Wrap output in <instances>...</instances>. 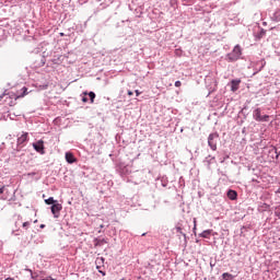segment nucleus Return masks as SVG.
<instances>
[{"mask_svg":"<svg viewBox=\"0 0 280 280\" xmlns=\"http://www.w3.org/2000/svg\"><path fill=\"white\" fill-rule=\"evenodd\" d=\"M240 56H242V48L236 45L233 51L228 55V59L230 62H235V60H240Z\"/></svg>","mask_w":280,"mask_h":280,"instance_id":"obj_1","label":"nucleus"},{"mask_svg":"<svg viewBox=\"0 0 280 280\" xmlns=\"http://www.w3.org/2000/svg\"><path fill=\"white\" fill-rule=\"evenodd\" d=\"M218 133H210L208 137V145L211 148V150L215 151L218 150V139H219Z\"/></svg>","mask_w":280,"mask_h":280,"instance_id":"obj_2","label":"nucleus"},{"mask_svg":"<svg viewBox=\"0 0 280 280\" xmlns=\"http://www.w3.org/2000/svg\"><path fill=\"white\" fill-rule=\"evenodd\" d=\"M253 115H254V119L256 121H268L270 119V116H268V115L261 116V109L260 108H256L254 110Z\"/></svg>","mask_w":280,"mask_h":280,"instance_id":"obj_3","label":"nucleus"},{"mask_svg":"<svg viewBox=\"0 0 280 280\" xmlns=\"http://www.w3.org/2000/svg\"><path fill=\"white\" fill-rule=\"evenodd\" d=\"M33 148L36 152H39V154H45V142L43 140L33 143Z\"/></svg>","mask_w":280,"mask_h":280,"instance_id":"obj_4","label":"nucleus"},{"mask_svg":"<svg viewBox=\"0 0 280 280\" xmlns=\"http://www.w3.org/2000/svg\"><path fill=\"white\" fill-rule=\"evenodd\" d=\"M50 209H51V213L54 214V218H59L60 211H62V205L54 203Z\"/></svg>","mask_w":280,"mask_h":280,"instance_id":"obj_5","label":"nucleus"},{"mask_svg":"<svg viewBox=\"0 0 280 280\" xmlns=\"http://www.w3.org/2000/svg\"><path fill=\"white\" fill-rule=\"evenodd\" d=\"M28 139V133L24 132L21 137L18 138V148H24Z\"/></svg>","mask_w":280,"mask_h":280,"instance_id":"obj_6","label":"nucleus"},{"mask_svg":"<svg viewBox=\"0 0 280 280\" xmlns=\"http://www.w3.org/2000/svg\"><path fill=\"white\" fill-rule=\"evenodd\" d=\"M240 84H242V80L235 79L231 81V91L232 93H235L240 89Z\"/></svg>","mask_w":280,"mask_h":280,"instance_id":"obj_7","label":"nucleus"},{"mask_svg":"<svg viewBox=\"0 0 280 280\" xmlns=\"http://www.w3.org/2000/svg\"><path fill=\"white\" fill-rule=\"evenodd\" d=\"M25 95H27V88L24 86L20 90V92L18 91L16 92V95H15V100H19L21 97H25Z\"/></svg>","mask_w":280,"mask_h":280,"instance_id":"obj_8","label":"nucleus"},{"mask_svg":"<svg viewBox=\"0 0 280 280\" xmlns=\"http://www.w3.org/2000/svg\"><path fill=\"white\" fill-rule=\"evenodd\" d=\"M0 200H8V191H5V186L0 187Z\"/></svg>","mask_w":280,"mask_h":280,"instance_id":"obj_9","label":"nucleus"},{"mask_svg":"<svg viewBox=\"0 0 280 280\" xmlns=\"http://www.w3.org/2000/svg\"><path fill=\"white\" fill-rule=\"evenodd\" d=\"M66 161L67 163H75V156H73V153L67 152L66 153Z\"/></svg>","mask_w":280,"mask_h":280,"instance_id":"obj_10","label":"nucleus"},{"mask_svg":"<svg viewBox=\"0 0 280 280\" xmlns=\"http://www.w3.org/2000/svg\"><path fill=\"white\" fill-rule=\"evenodd\" d=\"M228 198H229L230 200H237V191H235V190H229V191H228Z\"/></svg>","mask_w":280,"mask_h":280,"instance_id":"obj_11","label":"nucleus"},{"mask_svg":"<svg viewBox=\"0 0 280 280\" xmlns=\"http://www.w3.org/2000/svg\"><path fill=\"white\" fill-rule=\"evenodd\" d=\"M213 232V230H206L200 234V237H205L206 240H209V237L211 236V233Z\"/></svg>","mask_w":280,"mask_h":280,"instance_id":"obj_12","label":"nucleus"},{"mask_svg":"<svg viewBox=\"0 0 280 280\" xmlns=\"http://www.w3.org/2000/svg\"><path fill=\"white\" fill-rule=\"evenodd\" d=\"M83 95H89L91 104L95 102V92H90V93L84 92Z\"/></svg>","mask_w":280,"mask_h":280,"instance_id":"obj_13","label":"nucleus"},{"mask_svg":"<svg viewBox=\"0 0 280 280\" xmlns=\"http://www.w3.org/2000/svg\"><path fill=\"white\" fill-rule=\"evenodd\" d=\"M222 279H224V280H233V275H231L229 272H224L222 275Z\"/></svg>","mask_w":280,"mask_h":280,"instance_id":"obj_14","label":"nucleus"},{"mask_svg":"<svg viewBox=\"0 0 280 280\" xmlns=\"http://www.w3.org/2000/svg\"><path fill=\"white\" fill-rule=\"evenodd\" d=\"M45 202L47 203V205H56V200H54V197H49L48 199H45Z\"/></svg>","mask_w":280,"mask_h":280,"instance_id":"obj_15","label":"nucleus"},{"mask_svg":"<svg viewBox=\"0 0 280 280\" xmlns=\"http://www.w3.org/2000/svg\"><path fill=\"white\" fill-rule=\"evenodd\" d=\"M103 244H106V240H101L96 243V246H103Z\"/></svg>","mask_w":280,"mask_h":280,"instance_id":"obj_16","label":"nucleus"},{"mask_svg":"<svg viewBox=\"0 0 280 280\" xmlns=\"http://www.w3.org/2000/svg\"><path fill=\"white\" fill-rule=\"evenodd\" d=\"M175 86H176L177 89H179V86H183V83H182L180 81H176V82H175Z\"/></svg>","mask_w":280,"mask_h":280,"instance_id":"obj_17","label":"nucleus"},{"mask_svg":"<svg viewBox=\"0 0 280 280\" xmlns=\"http://www.w3.org/2000/svg\"><path fill=\"white\" fill-rule=\"evenodd\" d=\"M175 230L177 233H183V228H180V226H176Z\"/></svg>","mask_w":280,"mask_h":280,"instance_id":"obj_18","label":"nucleus"},{"mask_svg":"<svg viewBox=\"0 0 280 280\" xmlns=\"http://www.w3.org/2000/svg\"><path fill=\"white\" fill-rule=\"evenodd\" d=\"M135 93H136L137 97H139L141 95V92H139V90H136Z\"/></svg>","mask_w":280,"mask_h":280,"instance_id":"obj_19","label":"nucleus"},{"mask_svg":"<svg viewBox=\"0 0 280 280\" xmlns=\"http://www.w3.org/2000/svg\"><path fill=\"white\" fill-rule=\"evenodd\" d=\"M98 272H100L103 277H106V272H104L102 269L98 270Z\"/></svg>","mask_w":280,"mask_h":280,"instance_id":"obj_20","label":"nucleus"},{"mask_svg":"<svg viewBox=\"0 0 280 280\" xmlns=\"http://www.w3.org/2000/svg\"><path fill=\"white\" fill-rule=\"evenodd\" d=\"M26 226H30V222H24L23 228L25 229Z\"/></svg>","mask_w":280,"mask_h":280,"instance_id":"obj_21","label":"nucleus"},{"mask_svg":"<svg viewBox=\"0 0 280 280\" xmlns=\"http://www.w3.org/2000/svg\"><path fill=\"white\" fill-rule=\"evenodd\" d=\"M82 102L86 103V102H89V98L83 97V98H82Z\"/></svg>","mask_w":280,"mask_h":280,"instance_id":"obj_22","label":"nucleus"},{"mask_svg":"<svg viewBox=\"0 0 280 280\" xmlns=\"http://www.w3.org/2000/svg\"><path fill=\"white\" fill-rule=\"evenodd\" d=\"M128 95L132 96L133 95L132 91H128Z\"/></svg>","mask_w":280,"mask_h":280,"instance_id":"obj_23","label":"nucleus"},{"mask_svg":"<svg viewBox=\"0 0 280 280\" xmlns=\"http://www.w3.org/2000/svg\"><path fill=\"white\" fill-rule=\"evenodd\" d=\"M48 86H49V85H47V84H46V85H43V89H48Z\"/></svg>","mask_w":280,"mask_h":280,"instance_id":"obj_24","label":"nucleus"},{"mask_svg":"<svg viewBox=\"0 0 280 280\" xmlns=\"http://www.w3.org/2000/svg\"><path fill=\"white\" fill-rule=\"evenodd\" d=\"M40 229H45V224H42V225H40Z\"/></svg>","mask_w":280,"mask_h":280,"instance_id":"obj_25","label":"nucleus"},{"mask_svg":"<svg viewBox=\"0 0 280 280\" xmlns=\"http://www.w3.org/2000/svg\"><path fill=\"white\" fill-rule=\"evenodd\" d=\"M96 268H97L98 270H102V267H100V266H96Z\"/></svg>","mask_w":280,"mask_h":280,"instance_id":"obj_26","label":"nucleus"},{"mask_svg":"<svg viewBox=\"0 0 280 280\" xmlns=\"http://www.w3.org/2000/svg\"><path fill=\"white\" fill-rule=\"evenodd\" d=\"M28 272L32 275V270L28 269Z\"/></svg>","mask_w":280,"mask_h":280,"instance_id":"obj_27","label":"nucleus"}]
</instances>
